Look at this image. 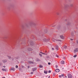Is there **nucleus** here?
Masks as SVG:
<instances>
[{"instance_id":"1","label":"nucleus","mask_w":78,"mask_h":78,"mask_svg":"<svg viewBox=\"0 0 78 78\" xmlns=\"http://www.w3.org/2000/svg\"><path fill=\"white\" fill-rule=\"evenodd\" d=\"M72 75L70 74H68V78H72Z\"/></svg>"},{"instance_id":"2","label":"nucleus","mask_w":78,"mask_h":78,"mask_svg":"<svg viewBox=\"0 0 78 78\" xmlns=\"http://www.w3.org/2000/svg\"><path fill=\"white\" fill-rule=\"evenodd\" d=\"M43 40L44 42H48V41H50V39H48L46 38H44L43 39Z\"/></svg>"},{"instance_id":"3","label":"nucleus","mask_w":78,"mask_h":78,"mask_svg":"<svg viewBox=\"0 0 78 78\" xmlns=\"http://www.w3.org/2000/svg\"><path fill=\"white\" fill-rule=\"evenodd\" d=\"M30 44L31 45H34V43H33V42L32 41H30Z\"/></svg>"},{"instance_id":"4","label":"nucleus","mask_w":78,"mask_h":78,"mask_svg":"<svg viewBox=\"0 0 78 78\" xmlns=\"http://www.w3.org/2000/svg\"><path fill=\"white\" fill-rule=\"evenodd\" d=\"M2 62L3 63H5L7 62V60L6 59H3L2 60Z\"/></svg>"},{"instance_id":"5","label":"nucleus","mask_w":78,"mask_h":78,"mask_svg":"<svg viewBox=\"0 0 78 78\" xmlns=\"http://www.w3.org/2000/svg\"><path fill=\"white\" fill-rule=\"evenodd\" d=\"M52 41H53L54 42H55V41H61V40H56V39H52Z\"/></svg>"},{"instance_id":"6","label":"nucleus","mask_w":78,"mask_h":78,"mask_svg":"<svg viewBox=\"0 0 78 78\" xmlns=\"http://www.w3.org/2000/svg\"><path fill=\"white\" fill-rule=\"evenodd\" d=\"M60 37L61 39H64V37H63V36L62 35L60 36Z\"/></svg>"},{"instance_id":"7","label":"nucleus","mask_w":78,"mask_h":78,"mask_svg":"<svg viewBox=\"0 0 78 78\" xmlns=\"http://www.w3.org/2000/svg\"><path fill=\"white\" fill-rule=\"evenodd\" d=\"M78 48H76L74 50V52L75 53H76V52H78Z\"/></svg>"},{"instance_id":"8","label":"nucleus","mask_w":78,"mask_h":78,"mask_svg":"<svg viewBox=\"0 0 78 78\" xmlns=\"http://www.w3.org/2000/svg\"><path fill=\"white\" fill-rule=\"evenodd\" d=\"M59 69H56L55 70V71L56 72H59Z\"/></svg>"},{"instance_id":"9","label":"nucleus","mask_w":78,"mask_h":78,"mask_svg":"<svg viewBox=\"0 0 78 78\" xmlns=\"http://www.w3.org/2000/svg\"><path fill=\"white\" fill-rule=\"evenodd\" d=\"M28 62L29 64H33V62L31 61H29Z\"/></svg>"},{"instance_id":"10","label":"nucleus","mask_w":78,"mask_h":78,"mask_svg":"<svg viewBox=\"0 0 78 78\" xmlns=\"http://www.w3.org/2000/svg\"><path fill=\"white\" fill-rule=\"evenodd\" d=\"M32 70L33 72H34L35 70H37V68H35L32 69Z\"/></svg>"},{"instance_id":"11","label":"nucleus","mask_w":78,"mask_h":78,"mask_svg":"<svg viewBox=\"0 0 78 78\" xmlns=\"http://www.w3.org/2000/svg\"><path fill=\"white\" fill-rule=\"evenodd\" d=\"M10 70H13L14 71L15 70V69L14 68L12 67L10 69Z\"/></svg>"},{"instance_id":"12","label":"nucleus","mask_w":78,"mask_h":78,"mask_svg":"<svg viewBox=\"0 0 78 78\" xmlns=\"http://www.w3.org/2000/svg\"><path fill=\"white\" fill-rule=\"evenodd\" d=\"M28 51H32L33 50V49L31 48H28Z\"/></svg>"},{"instance_id":"13","label":"nucleus","mask_w":78,"mask_h":78,"mask_svg":"<svg viewBox=\"0 0 78 78\" xmlns=\"http://www.w3.org/2000/svg\"><path fill=\"white\" fill-rule=\"evenodd\" d=\"M55 49L56 50H58V46L56 45V46Z\"/></svg>"},{"instance_id":"14","label":"nucleus","mask_w":78,"mask_h":78,"mask_svg":"<svg viewBox=\"0 0 78 78\" xmlns=\"http://www.w3.org/2000/svg\"><path fill=\"white\" fill-rule=\"evenodd\" d=\"M63 48L64 49H66L67 48V46L66 45H65L63 46Z\"/></svg>"},{"instance_id":"15","label":"nucleus","mask_w":78,"mask_h":78,"mask_svg":"<svg viewBox=\"0 0 78 78\" xmlns=\"http://www.w3.org/2000/svg\"><path fill=\"white\" fill-rule=\"evenodd\" d=\"M67 25H70V22H68L67 24Z\"/></svg>"},{"instance_id":"16","label":"nucleus","mask_w":78,"mask_h":78,"mask_svg":"<svg viewBox=\"0 0 78 78\" xmlns=\"http://www.w3.org/2000/svg\"><path fill=\"white\" fill-rule=\"evenodd\" d=\"M2 70H3V71H5V72H6V71L7 70L6 69H2Z\"/></svg>"},{"instance_id":"17","label":"nucleus","mask_w":78,"mask_h":78,"mask_svg":"<svg viewBox=\"0 0 78 78\" xmlns=\"http://www.w3.org/2000/svg\"><path fill=\"white\" fill-rule=\"evenodd\" d=\"M61 64H64V61H62Z\"/></svg>"},{"instance_id":"18","label":"nucleus","mask_w":78,"mask_h":78,"mask_svg":"<svg viewBox=\"0 0 78 78\" xmlns=\"http://www.w3.org/2000/svg\"><path fill=\"white\" fill-rule=\"evenodd\" d=\"M47 32H48L47 30L45 29L44 30V32H45V33H47Z\"/></svg>"},{"instance_id":"19","label":"nucleus","mask_w":78,"mask_h":78,"mask_svg":"<svg viewBox=\"0 0 78 78\" xmlns=\"http://www.w3.org/2000/svg\"><path fill=\"white\" fill-rule=\"evenodd\" d=\"M7 56L9 59H11V56L7 55Z\"/></svg>"},{"instance_id":"20","label":"nucleus","mask_w":78,"mask_h":78,"mask_svg":"<svg viewBox=\"0 0 78 78\" xmlns=\"http://www.w3.org/2000/svg\"><path fill=\"white\" fill-rule=\"evenodd\" d=\"M44 73L45 74H47V71H44Z\"/></svg>"},{"instance_id":"21","label":"nucleus","mask_w":78,"mask_h":78,"mask_svg":"<svg viewBox=\"0 0 78 78\" xmlns=\"http://www.w3.org/2000/svg\"><path fill=\"white\" fill-rule=\"evenodd\" d=\"M39 67L40 68H42V67H43V66L41 65H40Z\"/></svg>"},{"instance_id":"22","label":"nucleus","mask_w":78,"mask_h":78,"mask_svg":"<svg viewBox=\"0 0 78 78\" xmlns=\"http://www.w3.org/2000/svg\"><path fill=\"white\" fill-rule=\"evenodd\" d=\"M71 35H72V36H73V32H72L71 33Z\"/></svg>"},{"instance_id":"23","label":"nucleus","mask_w":78,"mask_h":78,"mask_svg":"<svg viewBox=\"0 0 78 78\" xmlns=\"http://www.w3.org/2000/svg\"><path fill=\"white\" fill-rule=\"evenodd\" d=\"M32 25H36V23H32Z\"/></svg>"},{"instance_id":"24","label":"nucleus","mask_w":78,"mask_h":78,"mask_svg":"<svg viewBox=\"0 0 78 78\" xmlns=\"http://www.w3.org/2000/svg\"><path fill=\"white\" fill-rule=\"evenodd\" d=\"M39 55H40V56L41 57L42 56V55L40 53H39Z\"/></svg>"},{"instance_id":"25","label":"nucleus","mask_w":78,"mask_h":78,"mask_svg":"<svg viewBox=\"0 0 78 78\" xmlns=\"http://www.w3.org/2000/svg\"><path fill=\"white\" fill-rule=\"evenodd\" d=\"M73 57H74V58H76V55H75L73 56Z\"/></svg>"},{"instance_id":"26","label":"nucleus","mask_w":78,"mask_h":78,"mask_svg":"<svg viewBox=\"0 0 78 78\" xmlns=\"http://www.w3.org/2000/svg\"><path fill=\"white\" fill-rule=\"evenodd\" d=\"M18 67H19V66H18L16 65V68H18Z\"/></svg>"},{"instance_id":"27","label":"nucleus","mask_w":78,"mask_h":78,"mask_svg":"<svg viewBox=\"0 0 78 78\" xmlns=\"http://www.w3.org/2000/svg\"><path fill=\"white\" fill-rule=\"evenodd\" d=\"M53 75L54 76H55V73H53Z\"/></svg>"},{"instance_id":"28","label":"nucleus","mask_w":78,"mask_h":78,"mask_svg":"<svg viewBox=\"0 0 78 78\" xmlns=\"http://www.w3.org/2000/svg\"><path fill=\"white\" fill-rule=\"evenodd\" d=\"M48 72V73H51V70H49Z\"/></svg>"},{"instance_id":"29","label":"nucleus","mask_w":78,"mask_h":78,"mask_svg":"<svg viewBox=\"0 0 78 78\" xmlns=\"http://www.w3.org/2000/svg\"><path fill=\"white\" fill-rule=\"evenodd\" d=\"M70 6H71V7H72V6H73V4H70Z\"/></svg>"},{"instance_id":"30","label":"nucleus","mask_w":78,"mask_h":78,"mask_svg":"<svg viewBox=\"0 0 78 78\" xmlns=\"http://www.w3.org/2000/svg\"><path fill=\"white\" fill-rule=\"evenodd\" d=\"M33 73H34V72H32L30 73V74H33Z\"/></svg>"},{"instance_id":"31","label":"nucleus","mask_w":78,"mask_h":78,"mask_svg":"<svg viewBox=\"0 0 78 78\" xmlns=\"http://www.w3.org/2000/svg\"><path fill=\"white\" fill-rule=\"evenodd\" d=\"M66 58V57H63V59H65V58Z\"/></svg>"},{"instance_id":"32","label":"nucleus","mask_w":78,"mask_h":78,"mask_svg":"<svg viewBox=\"0 0 78 78\" xmlns=\"http://www.w3.org/2000/svg\"><path fill=\"white\" fill-rule=\"evenodd\" d=\"M52 50H54V48H52Z\"/></svg>"},{"instance_id":"33","label":"nucleus","mask_w":78,"mask_h":78,"mask_svg":"<svg viewBox=\"0 0 78 78\" xmlns=\"http://www.w3.org/2000/svg\"><path fill=\"white\" fill-rule=\"evenodd\" d=\"M56 57H57V58H59V56H58V55H56Z\"/></svg>"},{"instance_id":"34","label":"nucleus","mask_w":78,"mask_h":78,"mask_svg":"<svg viewBox=\"0 0 78 78\" xmlns=\"http://www.w3.org/2000/svg\"><path fill=\"white\" fill-rule=\"evenodd\" d=\"M57 15H59V13L58 12H57Z\"/></svg>"},{"instance_id":"35","label":"nucleus","mask_w":78,"mask_h":78,"mask_svg":"<svg viewBox=\"0 0 78 78\" xmlns=\"http://www.w3.org/2000/svg\"><path fill=\"white\" fill-rule=\"evenodd\" d=\"M63 75H64V74H62L61 75V76H62V77L63 76Z\"/></svg>"},{"instance_id":"36","label":"nucleus","mask_w":78,"mask_h":78,"mask_svg":"<svg viewBox=\"0 0 78 78\" xmlns=\"http://www.w3.org/2000/svg\"><path fill=\"white\" fill-rule=\"evenodd\" d=\"M22 68H23L24 67V66H22Z\"/></svg>"},{"instance_id":"37","label":"nucleus","mask_w":78,"mask_h":78,"mask_svg":"<svg viewBox=\"0 0 78 78\" xmlns=\"http://www.w3.org/2000/svg\"><path fill=\"white\" fill-rule=\"evenodd\" d=\"M42 54H43V55H46L47 54H45V53H43Z\"/></svg>"},{"instance_id":"38","label":"nucleus","mask_w":78,"mask_h":78,"mask_svg":"<svg viewBox=\"0 0 78 78\" xmlns=\"http://www.w3.org/2000/svg\"><path fill=\"white\" fill-rule=\"evenodd\" d=\"M50 64H51L50 62H48V65H50Z\"/></svg>"},{"instance_id":"39","label":"nucleus","mask_w":78,"mask_h":78,"mask_svg":"<svg viewBox=\"0 0 78 78\" xmlns=\"http://www.w3.org/2000/svg\"><path fill=\"white\" fill-rule=\"evenodd\" d=\"M37 61H40V60L39 59H38L37 60Z\"/></svg>"},{"instance_id":"40","label":"nucleus","mask_w":78,"mask_h":78,"mask_svg":"<svg viewBox=\"0 0 78 78\" xmlns=\"http://www.w3.org/2000/svg\"><path fill=\"white\" fill-rule=\"evenodd\" d=\"M3 67H4V68H5V67H6V66H3Z\"/></svg>"},{"instance_id":"41","label":"nucleus","mask_w":78,"mask_h":78,"mask_svg":"<svg viewBox=\"0 0 78 78\" xmlns=\"http://www.w3.org/2000/svg\"><path fill=\"white\" fill-rule=\"evenodd\" d=\"M27 67L28 69H29V68H30V66H28Z\"/></svg>"},{"instance_id":"42","label":"nucleus","mask_w":78,"mask_h":78,"mask_svg":"<svg viewBox=\"0 0 78 78\" xmlns=\"http://www.w3.org/2000/svg\"><path fill=\"white\" fill-rule=\"evenodd\" d=\"M55 67H56V68H58V66L57 65H56L55 66Z\"/></svg>"},{"instance_id":"43","label":"nucleus","mask_w":78,"mask_h":78,"mask_svg":"<svg viewBox=\"0 0 78 78\" xmlns=\"http://www.w3.org/2000/svg\"><path fill=\"white\" fill-rule=\"evenodd\" d=\"M2 63H0V66H2Z\"/></svg>"},{"instance_id":"44","label":"nucleus","mask_w":78,"mask_h":78,"mask_svg":"<svg viewBox=\"0 0 78 78\" xmlns=\"http://www.w3.org/2000/svg\"><path fill=\"white\" fill-rule=\"evenodd\" d=\"M59 77L60 78H61V76L59 75Z\"/></svg>"},{"instance_id":"45","label":"nucleus","mask_w":78,"mask_h":78,"mask_svg":"<svg viewBox=\"0 0 78 78\" xmlns=\"http://www.w3.org/2000/svg\"><path fill=\"white\" fill-rule=\"evenodd\" d=\"M40 53H41V54H42V53H42L41 52H40Z\"/></svg>"},{"instance_id":"46","label":"nucleus","mask_w":78,"mask_h":78,"mask_svg":"<svg viewBox=\"0 0 78 78\" xmlns=\"http://www.w3.org/2000/svg\"><path fill=\"white\" fill-rule=\"evenodd\" d=\"M70 39L71 40V41H73V39Z\"/></svg>"},{"instance_id":"47","label":"nucleus","mask_w":78,"mask_h":78,"mask_svg":"<svg viewBox=\"0 0 78 78\" xmlns=\"http://www.w3.org/2000/svg\"><path fill=\"white\" fill-rule=\"evenodd\" d=\"M48 78H50V76H48Z\"/></svg>"},{"instance_id":"48","label":"nucleus","mask_w":78,"mask_h":78,"mask_svg":"<svg viewBox=\"0 0 78 78\" xmlns=\"http://www.w3.org/2000/svg\"><path fill=\"white\" fill-rule=\"evenodd\" d=\"M65 21H67V19L65 20Z\"/></svg>"},{"instance_id":"49","label":"nucleus","mask_w":78,"mask_h":78,"mask_svg":"<svg viewBox=\"0 0 78 78\" xmlns=\"http://www.w3.org/2000/svg\"><path fill=\"white\" fill-rule=\"evenodd\" d=\"M65 78H67V76H65Z\"/></svg>"},{"instance_id":"50","label":"nucleus","mask_w":78,"mask_h":78,"mask_svg":"<svg viewBox=\"0 0 78 78\" xmlns=\"http://www.w3.org/2000/svg\"><path fill=\"white\" fill-rule=\"evenodd\" d=\"M57 29H58V30H59V28H57Z\"/></svg>"},{"instance_id":"51","label":"nucleus","mask_w":78,"mask_h":78,"mask_svg":"<svg viewBox=\"0 0 78 78\" xmlns=\"http://www.w3.org/2000/svg\"><path fill=\"white\" fill-rule=\"evenodd\" d=\"M52 27H55V26H52Z\"/></svg>"},{"instance_id":"52","label":"nucleus","mask_w":78,"mask_h":78,"mask_svg":"<svg viewBox=\"0 0 78 78\" xmlns=\"http://www.w3.org/2000/svg\"><path fill=\"white\" fill-rule=\"evenodd\" d=\"M29 41H28V43H29Z\"/></svg>"},{"instance_id":"53","label":"nucleus","mask_w":78,"mask_h":78,"mask_svg":"<svg viewBox=\"0 0 78 78\" xmlns=\"http://www.w3.org/2000/svg\"><path fill=\"white\" fill-rule=\"evenodd\" d=\"M46 51V52H47V51Z\"/></svg>"}]
</instances>
